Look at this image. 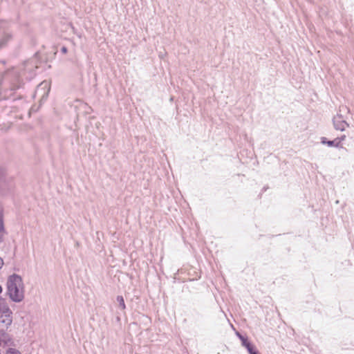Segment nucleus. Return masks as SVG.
<instances>
[{
    "mask_svg": "<svg viewBox=\"0 0 354 354\" xmlns=\"http://www.w3.org/2000/svg\"><path fill=\"white\" fill-rule=\"evenodd\" d=\"M6 295L15 303H19L24 300V284L20 275L13 273L8 276L6 282Z\"/></svg>",
    "mask_w": 354,
    "mask_h": 354,
    "instance_id": "nucleus-1",
    "label": "nucleus"
},
{
    "mask_svg": "<svg viewBox=\"0 0 354 354\" xmlns=\"http://www.w3.org/2000/svg\"><path fill=\"white\" fill-rule=\"evenodd\" d=\"M0 305V327L5 326L7 329L12 323V311L7 304L5 299Z\"/></svg>",
    "mask_w": 354,
    "mask_h": 354,
    "instance_id": "nucleus-2",
    "label": "nucleus"
},
{
    "mask_svg": "<svg viewBox=\"0 0 354 354\" xmlns=\"http://www.w3.org/2000/svg\"><path fill=\"white\" fill-rule=\"evenodd\" d=\"M50 88L47 82H42L39 84L36 89V93L41 94V102L46 101L48 97V94L50 92Z\"/></svg>",
    "mask_w": 354,
    "mask_h": 354,
    "instance_id": "nucleus-3",
    "label": "nucleus"
},
{
    "mask_svg": "<svg viewBox=\"0 0 354 354\" xmlns=\"http://www.w3.org/2000/svg\"><path fill=\"white\" fill-rule=\"evenodd\" d=\"M333 123L334 128L336 130L343 131L345 130L346 127H348V124L342 119V116L341 115H337L334 117L333 119Z\"/></svg>",
    "mask_w": 354,
    "mask_h": 354,
    "instance_id": "nucleus-4",
    "label": "nucleus"
},
{
    "mask_svg": "<svg viewBox=\"0 0 354 354\" xmlns=\"http://www.w3.org/2000/svg\"><path fill=\"white\" fill-rule=\"evenodd\" d=\"M1 37L0 39V49L6 46L8 43L12 39L11 32L7 30V27L5 28L4 31L1 32Z\"/></svg>",
    "mask_w": 354,
    "mask_h": 354,
    "instance_id": "nucleus-5",
    "label": "nucleus"
},
{
    "mask_svg": "<svg viewBox=\"0 0 354 354\" xmlns=\"http://www.w3.org/2000/svg\"><path fill=\"white\" fill-rule=\"evenodd\" d=\"M321 143L330 147H339V144L336 138L333 140H329L326 137H322Z\"/></svg>",
    "mask_w": 354,
    "mask_h": 354,
    "instance_id": "nucleus-6",
    "label": "nucleus"
},
{
    "mask_svg": "<svg viewBox=\"0 0 354 354\" xmlns=\"http://www.w3.org/2000/svg\"><path fill=\"white\" fill-rule=\"evenodd\" d=\"M116 301L118 303L120 308H121L122 310H125L126 309V304H125V302H124V297L122 295H118L117 297H116Z\"/></svg>",
    "mask_w": 354,
    "mask_h": 354,
    "instance_id": "nucleus-7",
    "label": "nucleus"
},
{
    "mask_svg": "<svg viewBox=\"0 0 354 354\" xmlns=\"http://www.w3.org/2000/svg\"><path fill=\"white\" fill-rule=\"evenodd\" d=\"M244 347L246 348L249 354H251L253 352H255L256 351L258 350L255 345L252 344L251 342H250L247 345H245Z\"/></svg>",
    "mask_w": 354,
    "mask_h": 354,
    "instance_id": "nucleus-8",
    "label": "nucleus"
},
{
    "mask_svg": "<svg viewBox=\"0 0 354 354\" xmlns=\"http://www.w3.org/2000/svg\"><path fill=\"white\" fill-rule=\"evenodd\" d=\"M4 354H21L19 351L14 348H8Z\"/></svg>",
    "mask_w": 354,
    "mask_h": 354,
    "instance_id": "nucleus-9",
    "label": "nucleus"
},
{
    "mask_svg": "<svg viewBox=\"0 0 354 354\" xmlns=\"http://www.w3.org/2000/svg\"><path fill=\"white\" fill-rule=\"evenodd\" d=\"M8 23L6 21L0 20V35L1 32L4 31L6 27H7Z\"/></svg>",
    "mask_w": 354,
    "mask_h": 354,
    "instance_id": "nucleus-10",
    "label": "nucleus"
},
{
    "mask_svg": "<svg viewBox=\"0 0 354 354\" xmlns=\"http://www.w3.org/2000/svg\"><path fill=\"white\" fill-rule=\"evenodd\" d=\"M241 345L244 347L245 345H247L250 341L249 340L248 336H244L241 338Z\"/></svg>",
    "mask_w": 354,
    "mask_h": 354,
    "instance_id": "nucleus-11",
    "label": "nucleus"
},
{
    "mask_svg": "<svg viewBox=\"0 0 354 354\" xmlns=\"http://www.w3.org/2000/svg\"><path fill=\"white\" fill-rule=\"evenodd\" d=\"M5 230L3 221L2 218H0V232H3Z\"/></svg>",
    "mask_w": 354,
    "mask_h": 354,
    "instance_id": "nucleus-12",
    "label": "nucleus"
},
{
    "mask_svg": "<svg viewBox=\"0 0 354 354\" xmlns=\"http://www.w3.org/2000/svg\"><path fill=\"white\" fill-rule=\"evenodd\" d=\"M345 138H346V136L344 135L342 136L341 137L336 138V140H337L339 146L340 145L341 142L342 140H344L345 139Z\"/></svg>",
    "mask_w": 354,
    "mask_h": 354,
    "instance_id": "nucleus-13",
    "label": "nucleus"
},
{
    "mask_svg": "<svg viewBox=\"0 0 354 354\" xmlns=\"http://www.w3.org/2000/svg\"><path fill=\"white\" fill-rule=\"evenodd\" d=\"M60 50H61V53H63V54H66V53H67V52H68V48H67V47H66V46H63L61 48Z\"/></svg>",
    "mask_w": 354,
    "mask_h": 354,
    "instance_id": "nucleus-14",
    "label": "nucleus"
},
{
    "mask_svg": "<svg viewBox=\"0 0 354 354\" xmlns=\"http://www.w3.org/2000/svg\"><path fill=\"white\" fill-rule=\"evenodd\" d=\"M236 335L240 340H241V338H242L245 336V335H242L241 333H240L239 332H236Z\"/></svg>",
    "mask_w": 354,
    "mask_h": 354,
    "instance_id": "nucleus-15",
    "label": "nucleus"
},
{
    "mask_svg": "<svg viewBox=\"0 0 354 354\" xmlns=\"http://www.w3.org/2000/svg\"><path fill=\"white\" fill-rule=\"evenodd\" d=\"M236 335L240 340H241V338H242L245 336V335H242L241 333H240L239 332H236Z\"/></svg>",
    "mask_w": 354,
    "mask_h": 354,
    "instance_id": "nucleus-16",
    "label": "nucleus"
},
{
    "mask_svg": "<svg viewBox=\"0 0 354 354\" xmlns=\"http://www.w3.org/2000/svg\"><path fill=\"white\" fill-rule=\"evenodd\" d=\"M3 259L0 257V270L1 269V268L3 267Z\"/></svg>",
    "mask_w": 354,
    "mask_h": 354,
    "instance_id": "nucleus-17",
    "label": "nucleus"
},
{
    "mask_svg": "<svg viewBox=\"0 0 354 354\" xmlns=\"http://www.w3.org/2000/svg\"><path fill=\"white\" fill-rule=\"evenodd\" d=\"M2 291H3V288H2V286L0 285V294L2 292ZM2 299H3L0 297V305H1V303H3Z\"/></svg>",
    "mask_w": 354,
    "mask_h": 354,
    "instance_id": "nucleus-18",
    "label": "nucleus"
},
{
    "mask_svg": "<svg viewBox=\"0 0 354 354\" xmlns=\"http://www.w3.org/2000/svg\"><path fill=\"white\" fill-rule=\"evenodd\" d=\"M268 189V187H263V189H262V192H264L267 190Z\"/></svg>",
    "mask_w": 354,
    "mask_h": 354,
    "instance_id": "nucleus-19",
    "label": "nucleus"
},
{
    "mask_svg": "<svg viewBox=\"0 0 354 354\" xmlns=\"http://www.w3.org/2000/svg\"><path fill=\"white\" fill-rule=\"evenodd\" d=\"M251 354H261L260 352L257 350L255 352H253Z\"/></svg>",
    "mask_w": 354,
    "mask_h": 354,
    "instance_id": "nucleus-20",
    "label": "nucleus"
},
{
    "mask_svg": "<svg viewBox=\"0 0 354 354\" xmlns=\"http://www.w3.org/2000/svg\"><path fill=\"white\" fill-rule=\"evenodd\" d=\"M39 52H37V53H35L34 56L35 57H37L39 56Z\"/></svg>",
    "mask_w": 354,
    "mask_h": 354,
    "instance_id": "nucleus-21",
    "label": "nucleus"
}]
</instances>
